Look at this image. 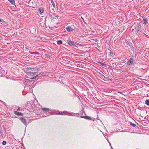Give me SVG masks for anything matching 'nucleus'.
<instances>
[{
    "label": "nucleus",
    "instance_id": "473e14b6",
    "mask_svg": "<svg viewBox=\"0 0 149 149\" xmlns=\"http://www.w3.org/2000/svg\"><path fill=\"white\" fill-rule=\"evenodd\" d=\"M66 21H66L65 23H66V22H66ZM67 24H68V23H67Z\"/></svg>",
    "mask_w": 149,
    "mask_h": 149
},
{
    "label": "nucleus",
    "instance_id": "9d476101",
    "mask_svg": "<svg viewBox=\"0 0 149 149\" xmlns=\"http://www.w3.org/2000/svg\"><path fill=\"white\" fill-rule=\"evenodd\" d=\"M14 113L15 114H16L17 115L21 116H23V114L22 113L19 112L17 111H14Z\"/></svg>",
    "mask_w": 149,
    "mask_h": 149
},
{
    "label": "nucleus",
    "instance_id": "a211bd4d",
    "mask_svg": "<svg viewBox=\"0 0 149 149\" xmlns=\"http://www.w3.org/2000/svg\"><path fill=\"white\" fill-rule=\"evenodd\" d=\"M136 32L137 35H141V31H136Z\"/></svg>",
    "mask_w": 149,
    "mask_h": 149
},
{
    "label": "nucleus",
    "instance_id": "423d86ee",
    "mask_svg": "<svg viewBox=\"0 0 149 149\" xmlns=\"http://www.w3.org/2000/svg\"><path fill=\"white\" fill-rule=\"evenodd\" d=\"M54 113L55 114H61L63 115L65 113V112L64 111H55Z\"/></svg>",
    "mask_w": 149,
    "mask_h": 149
},
{
    "label": "nucleus",
    "instance_id": "f8f14e48",
    "mask_svg": "<svg viewBox=\"0 0 149 149\" xmlns=\"http://www.w3.org/2000/svg\"><path fill=\"white\" fill-rule=\"evenodd\" d=\"M37 74V72L33 73L31 72H28V74L31 75L32 76H33L34 75L36 74Z\"/></svg>",
    "mask_w": 149,
    "mask_h": 149
},
{
    "label": "nucleus",
    "instance_id": "9b49d317",
    "mask_svg": "<svg viewBox=\"0 0 149 149\" xmlns=\"http://www.w3.org/2000/svg\"><path fill=\"white\" fill-rule=\"evenodd\" d=\"M71 115L72 116H76L78 117L79 116L80 114L78 113H70Z\"/></svg>",
    "mask_w": 149,
    "mask_h": 149
},
{
    "label": "nucleus",
    "instance_id": "cd10ccee",
    "mask_svg": "<svg viewBox=\"0 0 149 149\" xmlns=\"http://www.w3.org/2000/svg\"><path fill=\"white\" fill-rule=\"evenodd\" d=\"M110 54L111 56H112L113 54V53L112 52H110Z\"/></svg>",
    "mask_w": 149,
    "mask_h": 149
},
{
    "label": "nucleus",
    "instance_id": "6e6552de",
    "mask_svg": "<svg viewBox=\"0 0 149 149\" xmlns=\"http://www.w3.org/2000/svg\"><path fill=\"white\" fill-rule=\"evenodd\" d=\"M44 11L43 8L42 7H40L39 8L38 11L40 14H42Z\"/></svg>",
    "mask_w": 149,
    "mask_h": 149
},
{
    "label": "nucleus",
    "instance_id": "1a4fd4ad",
    "mask_svg": "<svg viewBox=\"0 0 149 149\" xmlns=\"http://www.w3.org/2000/svg\"><path fill=\"white\" fill-rule=\"evenodd\" d=\"M20 120L25 125H26L27 123L26 120L24 118H23L21 117L20 118Z\"/></svg>",
    "mask_w": 149,
    "mask_h": 149
},
{
    "label": "nucleus",
    "instance_id": "7c9ffc66",
    "mask_svg": "<svg viewBox=\"0 0 149 149\" xmlns=\"http://www.w3.org/2000/svg\"><path fill=\"white\" fill-rule=\"evenodd\" d=\"M98 63H100V64L101 65V64H102V62H100V61H99L98 62Z\"/></svg>",
    "mask_w": 149,
    "mask_h": 149
},
{
    "label": "nucleus",
    "instance_id": "393cba45",
    "mask_svg": "<svg viewBox=\"0 0 149 149\" xmlns=\"http://www.w3.org/2000/svg\"><path fill=\"white\" fill-rule=\"evenodd\" d=\"M3 137V134L2 132H0V139L2 138Z\"/></svg>",
    "mask_w": 149,
    "mask_h": 149
},
{
    "label": "nucleus",
    "instance_id": "412c9836",
    "mask_svg": "<svg viewBox=\"0 0 149 149\" xmlns=\"http://www.w3.org/2000/svg\"><path fill=\"white\" fill-rule=\"evenodd\" d=\"M145 104L147 105H149V100H147L145 101Z\"/></svg>",
    "mask_w": 149,
    "mask_h": 149
},
{
    "label": "nucleus",
    "instance_id": "2f4dec72",
    "mask_svg": "<svg viewBox=\"0 0 149 149\" xmlns=\"http://www.w3.org/2000/svg\"><path fill=\"white\" fill-rule=\"evenodd\" d=\"M57 18H58V17L56 16H55L54 17V18L55 19H56Z\"/></svg>",
    "mask_w": 149,
    "mask_h": 149
},
{
    "label": "nucleus",
    "instance_id": "b1692460",
    "mask_svg": "<svg viewBox=\"0 0 149 149\" xmlns=\"http://www.w3.org/2000/svg\"><path fill=\"white\" fill-rule=\"evenodd\" d=\"M101 65L104 67H107V65L103 63H102V64H101Z\"/></svg>",
    "mask_w": 149,
    "mask_h": 149
},
{
    "label": "nucleus",
    "instance_id": "dca6fc26",
    "mask_svg": "<svg viewBox=\"0 0 149 149\" xmlns=\"http://www.w3.org/2000/svg\"><path fill=\"white\" fill-rule=\"evenodd\" d=\"M40 74H38V73H37L35 75H36V76H34V77H33V78H30V79H35L38 76V75H39Z\"/></svg>",
    "mask_w": 149,
    "mask_h": 149
},
{
    "label": "nucleus",
    "instance_id": "ddd939ff",
    "mask_svg": "<svg viewBox=\"0 0 149 149\" xmlns=\"http://www.w3.org/2000/svg\"><path fill=\"white\" fill-rule=\"evenodd\" d=\"M143 24H147L148 23V20L146 18L143 19Z\"/></svg>",
    "mask_w": 149,
    "mask_h": 149
},
{
    "label": "nucleus",
    "instance_id": "4be33fe9",
    "mask_svg": "<svg viewBox=\"0 0 149 149\" xmlns=\"http://www.w3.org/2000/svg\"><path fill=\"white\" fill-rule=\"evenodd\" d=\"M130 125L131 126H132L133 127H135L136 126V125L135 124L133 123L132 122H130Z\"/></svg>",
    "mask_w": 149,
    "mask_h": 149
},
{
    "label": "nucleus",
    "instance_id": "4468645a",
    "mask_svg": "<svg viewBox=\"0 0 149 149\" xmlns=\"http://www.w3.org/2000/svg\"><path fill=\"white\" fill-rule=\"evenodd\" d=\"M9 1L11 4L13 5H15V4L14 0H8Z\"/></svg>",
    "mask_w": 149,
    "mask_h": 149
},
{
    "label": "nucleus",
    "instance_id": "7ed1b4c3",
    "mask_svg": "<svg viewBox=\"0 0 149 149\" xmlns=\"http://www.w3.org/2000/svg\"><path fill=\"white\" fill-rule=\"evenodd\" d=\"M99 74H100V75L102 79H104L106 81H109V80H111V79L107 77H105L100 72L99 73Z\"/></svg>",
    "mask_w": 149,
    "mask_h": 149
},
{
    "label": "nucleus",
    "instance_id": "20e7f679",
    "mask_svg": "<svg viewBox=\"0 0 149 149\" xmlns=\"http://www.w3.org/2000/svg\"><path fill=\"white\" fill-rule=\"evenodd\" d=\"M133 62L134 61L133 58H131L126 63L127 65H132L134 64Z\"/></svg>",
    "mask_w": 149,
    "mask_h": 149
},
{
    "label": "nucleus",
    "instance_id": "c85d7f7f",
    "mask_svg": "<svg viewBox=\"0 0 149 149\" xmlns=\"http://www.w3.org/2000/svg\"><path fill=\"white\" fill-rule=\"evenodd\" d=\"M61 82H62V83H63V84H64V82H64V80H61Z\"/></svg>",
    "mask_w": 149,
    "mask_h": 149
},
{
    "label": "nucleus",
    "instance_id": "c756f323",
    "mask_svg": "<svg viewBox=\"0 0 149 149\" xmlns=\"http://www.w3.org/2000/svg\"><path fill=\"white\" fill-rule=\"evenodd\" d=\"M20 108L19 107H18V109H17V110L18 111H20Z\"/></svg>",
    "mask_w": 149,
    "mask_h": 149
},
{
    "label": "nucleus",
    "instance_id": "aec40b11",
    "mask_svg": "<svg viewBox=\"0 0 149 149\" xmlns=\"http://www.w3.org/2000/svg\"><path fill=\"white\" fill-rule=\"evenodd\" d=\"M51 3L52 5H53V7L54 8H55L56 5H55V3L54 2L53 0H52Z\"/></svg>",
    "mask_w": 149,
    "mask_h": 149
},
{
    "label": "nucleus",
    "instance_id": "5701e85b",
    "mask_svg": "<svg viewBox=\"0 0 149 149\" xmlns=\"http://www.w3.org/2000/svg\"><path fill=\"white\" fill-rule=\"evenodd\" d=\"M57 43L58 44H61L62 43V41H61V40H59L57 41Z\"/></svg>",
    "mask_w": 149,
    "mask_h": 149
},
{
    "label": "nucleus",
    "instance_id": "6ab92c4d",
    "mask_svg": "<svg viewBox=\"0 0 149 149\" xmlns=\"http://www.w3.org/2000/svg\"><path fill=\"white\" fill-rule=\"evenodd\" d=\"M45 57L46 58H47V59L50 58V57H51L50 55H49V54H45Z\"/></svg>",
    "mask_w": 149,
    "mask_h": 149
},
{
    "label": "nucleus",
    "instance_id": "f03ea898",
    "mask_svg": "<svg viewBox=\"0 0 149 149\" xmlns=\"http://www.w3.org/2000/svg\"><path fill=\"white\" fill-rule=\"evenodd\" d=\"M66 29L68 31L71 32L73 31V26L71 25H68V24H66Z\"/></svg>",
    "mask_w": 149,
    "mask_h": 149
},
{
    "label": "nucleus",
    "instance_id": "0eeeda50",
    "mask_svg": "<svg viewBox=\"0 0 149 149\" xmlns=\"http://www.w3.org/2000/svg\"><path fill=\"white\" fill-rule=\"evenodd\" d=\"M69 62L70 61H69L66 60V70H68V69L69 66H68V64H69Z\"/></svg>",
    "mask_w": 149,
    "mask_h": 149
},
{
    "label": "nucleus",
    "instance_id": "f257e3e1",
    "mask_svg": "<svg viewBox=\"0 0 149 149\" xmlns=\"http://www.w3.org/2000/svg\"><path fill=\"white\" fill-rule=\"evenodd\" d=\"M67 42L70 45L73 47L74 48L77 47V43L71 41L70 39L67 40Z\"/></svg>",
    "mask_w": 149,
    "mask_h": 149
},
{
    "label": "nucleus",
    "instance_id": "72a5a7b5",
    "mask_svg": "<svg viewBox=\"0 0 149 149\" xmlns=\"http://www.w3.org/2000/svg\"><path fill=\"white\" fill-rule=\"evenodd\" d=\"M1 19H0V22L1 21Z\"/></svg>",
    "mask_w": 149,
    "mask_h": 149
},
{
    "label": "nucleus",
    "instance_id": "f3484780",
    "mask_svg": "<svg viewBox=\"0 0 149 149\" xmlns=\"http://www.w3.org/2000/svg\"><path fill=\"white\" fill-rule=\"evenodd\" d=\"M50 109H49L48 108H42V110L45 111H49Z\"/></svg>",
    "mask_w": 149,
    "mask_h": 149
},
{
    "label": "nucleus",
    "instance_id": "39448f33",
    "mask_svg": "<svg viewBox=\"0 0 149 149\" xmlns=\"http://www.w3.org/2000/svg\"><path fill=\"white\" fill-rule=\"evenodd\" d=\"M141 26L140 23H137V26L136 28V31H141Z\"/></svg>",
    "mask_w": 149,
    "mask_h": 149
},
{
    "label": "nucleus",
    "instance_id": "a878e982",
    "mask_svg": "<svg viewBox=\"0 0 149 149\" xmlns=\"http://www.w3.org/2000/svg\"><path fill=\"white\" fill-rule=\"evenodd\" d=\"M6 143V142L5 141H4L2 142V144L3 145H5Z\"/></svg>",
    "mask_w": 149,
    "mask_h": 149
},
{
    "label": "nucleus",
    "instance_id": "2eb2a0df",
    "mask_svg": "<svg viewBox=\"0 0 149 149\" xmlns=\"http://www.w3.org/2000/svg\"><path fill=\"white\" fill-rule=\"evenodd\" d=\"M85 119H87V120H92V118H91V117L89 116H86L85 117Z\"/></svg>",
    "mask_w": 149,
    "mask_h": 149
},
{
    "label": "nucleus",
    "instance_id": "bb28decb",
    "mask_svg": "<svg viewBox=\"0 0 149 149\" xmlns=\"http://www.w3.org/2000/svg\"><path fill=\"white\" fill-rule=\"evenodd\" d=\"M86 116H80V117L85 119Z\"/></svg>",
    "mask_w": 149,
    "mask_h": 149
}]
</instances>
